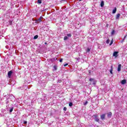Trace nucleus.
<instances>
[{
    "mask_svg": "<svg viewBox=\"0 0 127 127\" xmlns=\"http://www.w3.org/2000/svg\"><path fill=\"white\" fill-rule=\"evenodd\" d=\"M92 117H94L95 122H97V123L100 122V119L98 118V115H93Z\"/></svg>",
    "mask_w": 127,
    "mask_h": 127,
    "instance_id": "obj_1",
    "label": "nucleus"
},
{
    "mask_svg": "<svg viewBox=\"0 0 127 127\" xmlns=\"http://www.w3.org/2000/svg\"><path fill=\"white\" fill-rule=\"evenodd\" d=\"M89 81H90V82H92V81H93V85H95L96 84V82L95 81V79L94 78H89Z\"/></svg>",
    "mask_w": 127,
    "mask_h": 127,
    "instance_id": "obj_2",
    "label": "nucleus"
},
{
    "mask_svg": "<svg viewBox=\"0 0 127 127\" xmlns=\"http://www.w3.org/2000/svg\"><path fill=\"white\" fill-rule=\"evenodd\" d=\"M121 68H122V64H119L118 65V72L121 71Z\"/></svg>",
    "mask_w": 127,
    "mask_h": 127,
    "instance_id": "obj_3",
    "label": "nucleus"
},
{
    "mask_svg": "<svg viewBox=\"0 0 127 127\" xmlns=\"http://www.w3.org/2000/svg\"><path fill=\"white\" fill-rule=\"evenodd\" d=\"M12 74V71L10 70L8 72V77H9V78H10V77H11V74Z\"/></svg>",
    "mask_w": 127,
    "mask_h": 127,
    "instance_id": "obj_4",
    "label": "nucleus"
},
{
    "mask_svg": "<svg viewBox=\"0 0 127 127\" xmlns=\"http://www.w3.org/2000/svg\"><path fill=\"white\" fill-rule=\"evenodd\" d=\"M42 20L40 19V18H38V19L36 20L35 23H39V22H41Z\"/></svg>",
    "mask_w": 127,
    "mask_h": 127,
    "instance_id": "obj_5",
    "label": "nucleus"
},
{
    "mask_svg": "<svg viewBox=\"0 0 127 127\" xmlns=\"http://www.w3.org/2000/svg\"><path fill=\"white\" fill-rule=\"evenodd\" d=\"M105 117H106V114H103V115H101L100 118H101V120H105Z\"/></svg>",
    "mask_w": 127,
    "mask_h": 127,
    "instance_id": "obj_6",
    "label": "nucleus"
},
{
    "mask_svg": "<svg viewBox=\"0 0 127 127\" xmlns=\"http://www.w3.org/2000/svg\"><path fill=\"white\" fill-rule=\"evenodd\" d=\"M118 53H119V52H115L113 53V56H114V57H118Z\"/></svg>",
    "mask_w": 127,
    "mask_h": 127,
    "instance_id": "obj_7",
    "label": "nucleus"
},
{
    "mask_svg": "<svg viewBox=\"0 0 127 127\" xmlns=\"http://www.w3.org/2000/svg\"><path fill=\"white\" fill-rule=\"evenodd\" d=\"M126 83H127V80L126 79H123L121 81V83L122 84V85H125V84H126Z\"/></svg>",
    "mask_w": 127,
    "mask_h": 127,
    "instance_id": "obj_8",
    "label": "nucleus"
},
{
    "mask_svg": "<svg viewBox=\"0 0 127 127\" xmlns=\"http://www.w3.org/2000/svg\"><path fill=\"white\" fill-rule=\"evenodd\" d=\"M108 118H111L112 117V112H109L107 115Z\"/></svg>",
    "mask_w": 127,
    "mask_h": 127,
    "instance_id": "obj_9",
    "label": "nucleus"
},
{
    "mask_svg": "<svg viewBox=\"0 0 127 127\" xmlns=\"http://www.w3.org/2000/svg\"><path fill=\"white\" fill-rule=\"evenodd\" d=\"M120 16H121V14L120 13L117 14L116 17V19H119Z\"/></svg>",
    "mask_w": 127,
    "mask_h": 127,
    "instance_id": "obj_10",
    "label": "nucleus"
},
{
    "mask_svg": "<svg viewBox=\"0 0 127 127\" xmlns=\"http://www.w3.org/2000/svg\"><path fill=\"white\" fill-rule=\"evenodd\" d=\"M116 12H117V7H115L112 11L113 13H116Z\"/></svg>",
    "mask_w": 127,
    "mask_h": 127,
    "instance_id": "obj_11",
    "label": "nucleus"
},
{
    "mask_svg": "<svg viewBox=\"0 0 127 127\" xmlns=\"http://www.w3.org/2000/svg\"><path fill=\"white\" fill-rule=\"evenodd\" d=\"M110 72L111 74H113V65H111V69L110 70Z\"/></svg>",
    "mask_w": 127,
    "mask_h": 127,
    "instance_id": "obj_12",
    "label": "nucleus"
},
{
    "mask_svg": "<svg viewBox=\"0 0 127 127\" xmlns=\"http://www.w3.org/2000/svg\"><path fill=\"white\" fill-rule=\"evenodd\" d=\"M104 1H102L100 4L101 7H103L104 6Z\"/></svg>",
    "mask_w": 127,
    "mask_h": 127,
    "instance_id": "obj_13",
    "label": "nucleus"
},
{
    "mask_svg": "<svg viewBox=\"0 0 127 127\" xmlns=\"http://www.w3.org/2000/svg\"><path fill=\"white\" fill-rule=\"evenodd\" d=\"M54 71H56V70H57V66H56V65H54Z\"/></svg>",
    "mask_w": 127,
    "mask_h": 127,
    "instance_id": "obj_14",
    "label": "nucleus"
},
{
    "mask_svg": "<svg viewBox=\"0 0 127 127\" xmlns=\"http://www.w3.org/2000/svg\"><path fill=\"white\" fill-rule=\"evenodd\" d=\"M38 38V35H36L34 37V39H37Z\"/></svg>",
    "mask_w": 127,
    "mask_h": 127,
    "instance_id": "obj_15",
    "label": "nucleus"
},
{
    "mask_svg": "<svg viewBox=\"0 0 127 127\" xmlns=\"http://www.w3.org/2000/svg\"><path fill=\"white\" fill-rule=\"evenodd\" d=\"M64 40H68V37L65 36L64 37Z\"/></svg>",
    "mask_w": 127,
    "mask_h": 127,
    "instance_id": "obj_16",
    "label": "nucleus"
},
{
    "mask_svg": "<svg viewBox=\"0 0 127 127\" xmlns=\"http://www.w3.org/2000/svg\"><path fill=\"white\" fill-rule=\"evenodd\" d=\"M72 106H73V103L70 102V103H69V107H72Z\"/></svg>",
    "mask_w": 127,
    "mask_h": 127,
    "instance_id": "obj_17",
    "label": "nucleus"
},
{
    "mask_svg": "<svg viewBox=\"0 0 127 127\" xmlns=\"http://www.w3.org/2000/svg\"><path fill=\"white\" fill-rule=\"evenodd\" d=\"M67 36H68V37H71V36H72V35L71 34H67Z\"/></svg>",
    "mask_w": 127,
    "mask_h": 127,
    "instance_id": "obj_18",
    "label": "nucleus"
},
{
    "mask_svg": "<svg viewBox=\"0 0 127 127\" xmlns=\"http://www.w3.org/2000/svg\"><path fill=\"white\" fill-rule=\"evenodd\" d=\"M106 43H107V44H109V43H110V39H108L106 41Z\"/></svg>",
    "mask_w": 127,
    "mask_h": 127,
    "instance_id": "obj_19",
    "label": "nucleus"
},
{
    "mask_svg": "<svg viewBox=\"0 0 127 127\" xmlns=\"http://www.w3.org/2000/svg\"><path fill=\"white\" fill-rule=\"evenodd\" d=\"M111 34L112 35H114L115 34V31L114 30L112 31Z\"/></svg>",
    "mask_w": 127,
    "mask_h": 127,
    "instance_id": "obj_20",
    "label": "nucleus"
},
{
    "mask_svg": "<svg viewBox=\"0 0 127 127\" xmlns=\"http://www.w3.org/2000/svg\"><path fill=\"white\" fill-rule=\"evenodd\" d=\"M41 0H38V3H42V1H41Z\"/></svg>",
    "mask_w": 127,
    "mask_h": 127,
    "instance_id": "obj_21",
    "label": "nucleus"
},
{
    "mask_svg": "<svg viewBox=\"0 0 127 127\" xmlns=\"http://www.w3.org/2000/svg\"><path fill=\"white\" fill-rule=\"evenodd\" d=\"M90 51H91V50L89 48H87V50H86V52H90Z\"/></svg>",
    "mask_w": 127,
    "mask_h": 127,
    "instance_id": "obj_22",
    "label": "nucleus"
},
{
    "mask_svg": "<svg viewBox=\"0 0 127 127\" xmlns=\"http://www.w3.org/2000/svg\"><path fill=\"white\" fill-rule=\"evenodd\" d=\"M64 111H65V112H66L67 111V108L64 107Z\"/></svg>",
    "mask_w": 127,
    "mask_h": 127,
    "instance_id": "obj_23",
    "label": "nucleus"
},
{
    "mask_svg": "<svg viewBox=\"0 0 127 127\" xmlns=\"http://www.w3.org/2000/svg\"><path fill=\"white\" fill-rule=\"evenodd\" d=\"M12 111H13V108H11L10 109V113H11V112H12Z\"/></svg>",
    "mask_w": 127,
    "mask_h": 127,
    "instance_id": "obj_24",
    "label": "nucleus"
},
{
    "mask_svg": "<svg viewBox=\"0 0 127 127\" xmlns=\"http://www.w3.org/2000/svg\"><path fill=\"white\" fill-rule=\"evenodd\" d=\"M113 42H114L113 41V40H112L111 41L110 44V45H112V44H113Z\"/></svg>",
    "mask_w": 127,
    "mask_h": 127,
    "instance_id": "obj_25",
    "label": "nucleus"
},
{
    "mask_svg": "<svg viewBox=\"0 0 127 127\" xmlns=\"http://www.w3.org/2000/svg\"><path fill=\"white\" fill-rule=\"evenodd\" d=\"M23 124H24V125H26V124H27V121H24L23 122Z\"/></svg>",
    "mask_w": 127,
    "mask_h": 127,
    "instance_id": "obj_26",
    "label": "nucleus"
},
{
    "mask_svg": "<svg viewBox=\"0 0 127 127\" xmlns=\"http://www.w3.org/2000/svg\"><path fill=\"white\" fill-rule=\"evenodd\" d=\"M63 61V59H61L60 60V62H62Z\"/></svg>",
    "mask_w": 127,
    "mask_h": 127,
    "instance_id": "obj_27",
    "label": "nucleus"
},
{
    "mask_svg": "<svg viewBox=\"0 0 127 127\" xmlns=\"http://www.w3.org/2000/svg\"><path fill=\"white\" fill-rule=\"evenodd\" d=\"M64 66L65 67L66 66H68V64H65L64 65Z\"/></svg>",
    "mask_w": 127,
    "mask_h": 127,
    "instance_id": "obj_28",
    "label": "nucleus"
},
{
    "mask_svg": "<svg viewBox=\"0 0 127 127\" xmlns=\"http://www.w3.org/2000/svg\"><path fill=\"white\" fill-rule=\"evenodd\" d=\"M88 104V101H86L85 103H84V105H86Z\"/></svg>",
    "mask_w": 127,
    "mask_h": 127,
    "instance_id": "obj_29",
    "label": "nucleus"
},
{
    "mask_svg": "<svg viewBox=\"0 0 127 127\" xmlns=\"http://www.w3.org/2000/svg\"><path fill=\"white\" fill-rule=\"evenodd\" d=\"M127 37V35H126L125 37H124V39L123 40H125V39H126V38Z\"/></svg>",
    "mask_w": 127,
    "mask_h": 127,
    "instance_id": "obj_30",
    "label": "nucleus"
},
{
    "mask_svg": "<svg viewBox=\"0 0 127 127\" xmlns=\"http://www.w3.org/2000/svg\"><path fill=\"white\" fill-rule=\"evenodd\" d=\"M40 19H41V18H43V17H40Z\"/></svg>",
    "mask_w": 127,
    "mask_h": 127,
    "instance_id": "obj_31",
    "label": "nucleus"
},
{
    "mask_svg": "<svg viewBox=\"0 0 127 127\" xmlns=\"http://www.w3.org/2000/svg\"><path fill=\"white\" fill-rule=\"evenodd\" d=\"M45 44H46H46H47V43H46H46H45Z\"/></svg>",
    "mask_w": 127,
    "mask_h": 127,
    "instance_id": "obj_32",
    "label": "nucleus"
},
{
    "mask_svg": "<svg viewBox=\"0 0 127 127\" xmlns=\"http://www.w3.org/2000/svg\"><path fill=\"white\" fill-rule=\"evenodd\" d=\"M82 0H79V1H81Z\"/></svg>",
    "mask_w": 127,
    "mask_h": 127,
    "instance_id": "obj_33",
    "label": "nucleus"
}]
</instances>
